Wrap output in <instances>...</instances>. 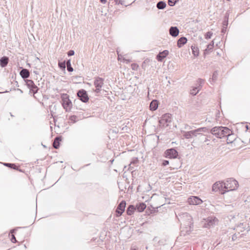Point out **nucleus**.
<instances>
[{
	"label": "nucleus",
	"mask_w": 250,
	"mask_h": 250,
	"mask_svg": "<svg viewBox=\"0 0 250 250\" xmlns=\"http://www.w3.org/2000/svg\"><path fill=\"white\" fill-rule=\"evenodd\" d=\"M61 98L62 101V105L66 111H69L72 106V104L69 98V96L67 94H61Z\"/></svg>",
	"instance_id": "obj_4"
},
{
	"label": "nucleus",
	"mask_w": 250,
	"mask_h": 250,
	"mask_svg": "<svg viewBox=\"0 0 250 250\" xmlns=\"http://www.w3.org/2000/svg\"><path fill=\"white\" fill-rule=\"evenodd\" d=\"M66 65L67 66V70H68V71L72 72L73 71V68L71 65V61L70 59L66 61Z\"/></svg>",
	"instance_id": "obj_28"
},
{
	"label": "nucleus",
	"mask_w": 250,
	"mask_h": 250,
	"mask_svg": "<svg viewBox=\"0 0 250 250\" xmlns=\"http://www.w3.org/2000/svg\"><path fill=\"white\" fill-rule=\"evenodd\" d=\"M58 66L62 70H65L66 67V62L65 61L62 62H59Z\"/></svg>",
	"instance_id": "obj_30"
},
{
	"label": "nucleus",
	"mask_w": 250,
	"mask_h": 250,
	"mask_svg": "<svg viewBox=\"0 0 250 250\" xmlns=\"http://www.w3.org/2000/svg\"><path fill=\"white\" fill-rule=\"evenodd\" d=\"M179 221L181 223L182 231L189 233L192 230L193 226L192 218L187 212H183L177 215Z\"/></svg>",
	"instance_id": "obj_1"
},
{
	"label": "nucleus",
	"mask_w": 250,
	"mask_h": 250,
	"mask_svg": "<svg viewBox=\"0 0 250 250\" xmlns=\"http://www.w3.org/2000/svg\"><path fill=\"white\" fill-rule=\"evenodd\" d=\"M11 241V242L12 243H15L17 242V240H16V237H15V236L14 235H12Z\"/></svg>",
	"instance_id": "obj_40"
},
{
	"label": "nucleus",
	"mask_w": 250,
	"mask_h": 250,
	"mask_svg": "<svg viewBox=\"0 0 250 250\" xmlns=\"http://www.w3.org/2000/svg\"><path fill=\"white\" fill-rule=\"evenodd\" d=\"M227 0L229 1H230V0Z\"/></svg>",
	"instance_id": "obj_53"
},
{
	"label": "nucleus",
	"mask_w": 250,
	"mask_h": 250,
	"mask_svg": "<svg viewBox=\"0 0 250 250\" xmlns=\"http://www.w3.org/2000/svg\"><path fill=\"white\" fill-rule=\"evenodd\" d=\"M77 96L79 99L83 103H87L89 100L86 91L84 89L79 90L77 92Z\"/></svg>",
	"instance_id": "obj_10"
},
{
	"label": "nucleus",
	"mask_w": 250,
	"mask_h": 250,
	"mask_svg": "<svg viewBox=\"0 0 250 250\" xmlns=\"http://www.w3.org/2000/svg\"><path fill=\"white\" fill-rule=\"evenodd\" d=\"M62 141V136H58L54 139L53 146L55 149H58L60 147V143Z\"/></svg>",
	"instance_id": "obj_16"
},
{
	"label": "nucleus",
	"mask_w": 250,
	"mask_h": 250,
	"mask_svg": "<svg viewBox=\"0 0 250 250\" xmlns=\"http://www.w3.org/2000/svg\"><path fill=\"white\" fill-rule=\"evenodd\" d=\"M235 238H236V236H235L234 235H233L232 236V239L233 240H234Z\"/></svg>",
	"instance_id": "obj_48"
},
{
	"label": "nucleus",
	"mask_w": 250,
	"mask_h": 250,
	"mask_svg": "<svg viewBox=\"0 0 250 250\" xmlns=\"http://www.w3.org/2000/svg\"><path fill=\"white\" fill-rule=\"evenodd\" d=\"M216 220H217L215 217L214 218L208 217V220H207L208 226L209 227L212 226L213 224H215V222L216 221Z\"/></svg>",
	"instance_id": "obj_24"
},
{
	"label": "nucleus",
	"mask_w": 250,
	"mask_h": 250,
	"mask_svg": "<svg viewBox=\"0 0 250 250\" xmlns=\"http://www.w3.org/2000/svg\"><path fill=\"white\" fill-rule=\"evenodd\" d=\"M3 165L7 167H10L11 168L18 170V167L15 164L11 163H3Z\"/></svg>",
	"instance_id": "obj_27"
},
{
	"label": "nucleus",
	"mask_w": 250,
	"mask_h": 250,
	"mask_svg": "<svg viewBox=\"0 0 250 250\" xmlns=\"http://www.w3.org/2000/svg\"><path fill=\"white\" fill-rule=\"evenodd\" d=\"M10 115L11 116H13L11 113H10Z\"/></svg>",
	"instance_id": "obj_51"
},
{
	"label": "nucleus",
	"mask_w": 250,
	"mask_h": 250,
	"mask_svg": "<svg viewBox=\"0 0 250 250\" xmlns=\"http://www.w3.org/2000/svg\"><path fill=\"white\" fill-rule=\"evenodd\" d=\"M169 32L172 37H176L179 33V30L176 26H171L169 29Z\"/></svg>",
	"instance_id": "obj_13"
},
{
	"label": "nucleus",
	"mask_w": 250,
	"mask_h": 250,
	"mask_svg": "<svg viewBox=\"0 0 250 250\" xmlns=\"http://www.w3.org/2000/svg\"><path fill=\"white\" fill-rule=\"evenodd\" d=\"M137 161H138L137 158H136V159H135L134 161H133V162H131V164H132V163H133V164L135 163H136V162H137Z\"/></svg>",
	"instance_id": "obj_47"
},
{
	"label": "nucleus",
	"mask_w": 250,
	"mask_h": 250,
	"mask_svg": "<svg viewBox=\"0 0 250 250\" xmlns=\"http://www.w3.org/2000/svg\"><path fill=\"white\" fill-rule=\"evenodd\" d=\"M228 24V20H224L223 21V27L225 26V27H227Z\"/></svg>",
	"instance_id": "obj_42"
},
{
	"label": "nucleus",
	"mask_w": 250,
	"mask_h": 250,
	"mask_svg": "<svg viewBox=\"0 0 250 250\" xmlns=\"http://www.w3.org/2000/svg\"><path fill=\"white\" fill-rule=\"evenodd\" d=\"M225 184L226 187L225 191L228 192L229 191L234 190L236 189L238 187V182L234 179L231 178L227 179Z\"/></svg>",
	"instance_id": "obj_3"
},
{
	"label": "nucleus",
	"mask_w": 250,
	"mask_h": 250,
	"mask_svg": "<svg viewBox=\"0 0 250 250\" xmlns=\"http://www.w3.org/2000/svg\"><path fill=\"white\" fill-rule=\"evenodd\" d=\"M138 212H142L146 208V205L144 203L137 204L135 207Z\"/></svg>",
	"instance_id": "obj_20"
},
{
	"label": "nucleus",
	"mask_w": 250,
	"mask_h": 250,
	"mask_svg": "<svg viewBox=\"0 0 250 250\" xmlns=\"http://www.w3.org/2000/svg\"><path fill=\"white\" fill-rule=\"evenodd\" d=\"M229 139L232 140V142H233L234 140V134L231 133V137H229Z\"/></svg>",
	"instance_id": "obj_43"
},
{
	"label": "nucleus",
	"mask_w": 250,
	"mask_h": 250,
	"mask_svg": "<svg viewBox=\"0 0 250 250\" xmlns=\"http://www.w3.org/2000/svg\"><path fill=\"white\" fill-rule=\"evenodd\" d=\"M115 3L116 4L125 5V0H115Z\"/></svg>",
	"instance_id": "obj_37"
},
{
	"label": "nucleus",
	"mask_w": 250,
	"mask_h": 250,
	"mask_svg": "<svg viewBox=\"0 0 250 250\" xmlns=\"http://www.w3.org/2000/svg\"><path fill=\"white\" fill-rule=\"evenodd\" d=\"M190 131H191V133H191V136H192V137H196L198 135H200L201 136L204 135L202 133H198L197 129H195L194 130H191Z\"/></svg>",
	"instance_id": "obj_33"
},
{
	"label": "nucleus",
	"mask_w": 250,
	"mask_h": 250,
	"mask_svg": "<svg viewBox=\"0 0 250 250\" xmlns=\"http://www.w3.org/2000/svg\"><path fill=\"white\" fill-rule=\"evenodd\" d=\"M209 141V139L208 138V137H207L205 138L204 142H207Z\"/></svg>",
	"instance_id": "obj_45"
},
{
	"label": "nucleus",
	"mask_w": 250,
	"mask_h": 250,
	"mask_svg": "<svg viewBox=\"0 0 250 250\" xmlns=\"http://www.w3.org/2000/svg\"><path fill=\"white\" fill-rule=\"evenodd\" d=\"M26 84L28 88L30 89V92L33 93L34 94L38 92L39 88L36 85L34 82L31 80H26Z\"/></svg>",
	"instance_id": "obj_9"
},
{
	"label": "nucleus",
	"mask_w": 250,
	"mask_h": 250,
	"mask_svg": "<svg viewBox=\"0 0 250 250\" xmlns=\"http://www.w3.org/2000/svg\"><path fill=\"white\" fill-rule=\"evenodd\" d=\"M200 88H199V86H196L194 88H193L190 90V94L192 95H196L200 91Z\"/></svg>",
	"instance_id": "obj_26"
},
{
	"label": "nucleus",
	"mask_w": 250,
	"mask_h": 250,
	"mask_svg": "<svg viewBox=\"0 0 250 250\" xmlns=\"http://www.w3.org/2000/svg\"><path fill=\"white\" fill-rule=\"evenodd\" d=\"M126 206V202L125 201H122L118 205L116 212L117 213V217H119L124 212Z\"/></svg>",
	"instance_id": "obj_11"
},
{
	"label": "nucleus",
	"mask_w": 250,
	"mask_h": 250,
	"mask_svg": "<svg viewBox=\"0 0 250 250\" xmlns=\"http://www.w3.org/2000/svg\"><path fill=\"white\" fill-rule=\"evenodd\" d=\"M188 202L190 205H198L201 204L203 201L197 196H191L188 199Z\"/></svg>",
	"instance_id": "obj_12"
},
{
	"label": "nucleus",
	"mask_w": 250,
	"mask_h": 250,
	"mask_svg": "<svg viewBox=\"0 0 250 250\" xmlns=\"http://www.w3.org/2000/svg\"><path fill=\"white\" fill-rule=\"evenodd\" d=\"M246 128H248V125H246Z\"/></svg>",
	"instance_id": "obj_52"
},
{
	"label": "nucleus",
	"mask_w": 250,
	"mask_h": 250,
	"mask_svg": "<svg viewBox=\"0 0 250 250\" xmlns=\"http://www.w3.org/2000/svg\"><path fill=\"white\" fill-rule=\"evenodd\" d=\"M75 52L73 50H70L67 52V55L68 56H71L74 55Z\"/></svg>",
	"instance_id": "obj_39"
},
{
	"label": "nucleus",
	"mask_w": 250,
	"mask_h": 250,
	"mask_svg": "<svg viewBox=\"0 0 250 250\" xmlns=\"http://www.w3.org/2000/svg\"><path fill=\"white\" fill-rule=\"evenodd\" d=\"M212 35V33L211 32H208L205 35V38L206 39H210Z\"/></svg>",
	"instance_id": "obj_38"
},
{
	"label": "nucleus",
	"mask_w": 250,
	"mask_h": 250,
	"mask_svg": "<svg viewBox=\"0 0 250 250\" xmlns=\"http://www.w3.org/2000/svg\"><path fill=\"white\" fill-rule=\"evenodd\" d=\"M171 122V115L170 114H165L161 117L159 122L160 125L163 126H167L168 124Z\"/></svg>",
	"instance_id": "obj_6"
},
{
	"label": "nucleus",
	"mask_w": 250,
	"mask_h": 250,
	"mask_svg": "<svg viewBox=\"0 0 250 250\" xmlns=\"http://www.w3.org/2000/svg\"><path fill=\"white\" fill-rule=\"evenodd\" d=\"M210 132L218 138L227 137V143H232V140L229 138L231 137L232 131L227 127L215 126L210 130Z\"/></svg>",
	"instance_id": "obj_2"
},
{
	"label": "nucleus",
	"mask_w": 250,
	"mask_h": 250,
	"mask_svg": "<svg viewBox=\"0 0 250 250\" xmlns=\"http://www.w3.org/2000/svg\"><path fill=\"white\" fill-rule=\"evenodd\" d=\"M18 90H19V91H20V92H21V93H22V92H22V91L21 89H18Z\"/></svg>",
	"instance_id": "obj_49"
},
{
	"label": "nucleus",
	"mask_w": 250,
	"mask_h": 250,
	"mask_svg": "<svg viewBox=\"0 0 250 250\" xmlns=\"http://www.w3.org/2000/svg\"><path fill=\"white\" fill-rule=\"evenodd\" d=\"M214 45V42L212 41L207 45V48L204 50V54L206 56L209 53V52L212 49Z\"/></svg>",
	"instance_id": "obj_21"
},
{
	"label": "nucleus",
	"mask_w": 250,
	"mask_h": 250,
	"mask_svg": "<svg viewBox=\"0 0 250 250\" xmlns=\"http://www.w3.org/2000/svg\"><path fill=\"white\" fill-rule=\"evenodd\" d=\"M169 164V161L168 160H164L162 163V166H166Z\"/></svg>",
	"instance_id": "obj_41"
},
{
	"label": "nucleus",
	"mask_w": 250,
	"mask_h": 250,
	"mask_svg": "<svg viewBox=\"0 0 250 250\" xmlns=\"http://www.w3.org/2000/svg\"><path fill=\"white\" fill-rule=\"evenodd\" d=\"M226 29H227V27H226L224 26V27H223V28L222 29V31H221V32H222V33H225V32L226 31Z\"/></svg>",
	"instance_id": "obj_44"
},
{
	"label": "nucleus",
	"mask_w": 250,
	"mask_h": 250,
	"mask_svg": "<svg viewBox=\"0 0 250 250\" xmlns=\"http://www.w3.org/2000/svg\"><path fill=\"white\" fill-rule=\"evenodd\" d=\"M191 131H184L183 132V136L184 137L187 139H191L192 138V136H191Z\"/></svg>",
	"instance_id": "obj_29"
},
{
	"label": "nucleus",
	"mask_w": 250,
	"mask_h": 250,
	"mask_svg": "<svg viewBox=\"0 0 250 250\" xmlns=\"http://www.w3.org/2000/svg\"><path fill=\"white\" fill-rule=\"evenodd\" d=\"M104 79L100 77H97L94 80V84L96 87L95 92L99 93L102 90V88L104 85Z\"/></svg>",
	"instance_id": "obj_7"
},
{
	"label": "nucleus",
	"mask_w": 250,
	"mask_h": 250,
	"mask_svg": "<svg viewBox=\"0 0 250 250\" xmlns=\"http://www.w3.org/2000/svg\"><path fill=\"white\" fill-rule=\"evenodd\" d=\"M218 72L217 71H215L212 74L211 80L213 82H215L217 78Z\"/></svg>",
	"instance_id": "obj_34"
},
{
	"label": "nucleus",
	"mask_w": 250,
	"mask_h": 250,
	"mask_svg": "<svg viewBox=\"0 0 250 250\" xmlns=\"http://www.w3.org/2000/svg\"><path fill=\"white\" fill-rule=\"evenodd\" d=\"M131 250H137L135 249H131Z\"/></svg>",
	"instance_id": "obj_50"
},
{
	"label": "nucleus",
	"mask_w": 250,
	"mask_h": 250,
	"mask_svg": "<svg viewBox=\"0 0 250 250\" xmlns=\"http://www.w3.org/2000/svg\"><path fill=\"white\" fill-rule=\"evenodd\" d=\"M178 153L177 151L174 148L168 149L165 152V156L169 159L176 158L178 156Z\"/></svg>",
	"instance_id": "obj_8"
},
{
	"label": "nucleus",
	"mask_w": 250,
	"mask_h": 250,
	"mask_svg": "<svg viewBox=\"0 0 250 250\" xmlns=\"http://www.w3.org/2000/svg\"><path fill=\"white\" fill-rule=\"evenodd\" d=\"M9 58L6 56H3L0 59V65L2 67L7 66L9 62Z\"/></svg>",
	"instance_id": "obj_17"
},
{
	"label": "nucleus",
	"mask_w": 250,
	"mask_h": 250,
	"mask_svg": "<svg viewBox=\"0 0 250 250\" xmlns=\"http://www.w3.org/2000/svg\"><path fill=\"white\" fill-rule=\"evenodd\" d=\"M20 74L21 78L23 79L28 78L30 76L29 71L25 68H22L20 71Z\"/></svg>",
	"instance_id": "obj_15"
},
{
	"label": "nucleus",
	"mask_w": 250,
	"mask_h": 250,
	"mask_svg": "<svg viewBox=\"0 0 250 250\" xmlns=\"http://www.w3.org/2000/svg\"><path fill=\"white\" fill-rule=\"evenodd\" d=\"M192 54L195 57H197L199 55V49L197 47L194 46H191V47Z\"/></svg>",
	"instance_id": "obj_25"
},
{
	"label": "nucleus",
	"mask_w": 250,
	"mask_h": 250,
	"mask_svg": "<svg viewBox=\"0 0 250 250\" xmlns=\"http://www.w3.org/2000/svg\"><path fill=\"white\" fill-rule=\"evenodd\" d=\"M168 54V51L165 50L160 52L156 56V59L159 62H162Z\"/></svg>",
	"instance_id": "obj_14"
},
{
	"label": "nucleus",
	"mask_w": 250,
	"mask_h": 250,
	"mask_svg": "<svg viewBox=\"0 0 250 250\" xmlns=\"http://www.w3.org/2000/svg\"><path fill=\"white\" fill-rule=\"evenodd\" d=\"M100 1L103 3H105L106 2V0H100Z\"/></svg>",
	"instance_id": "obj_46"
},
{
	"label": "nucleus",
	"mask_w": 250,
	"mask_h": 250,
	"mask_svg": "<svg viewBox=\"0 0 250 250\" xmlns=\"http://www.w3.org/2000/svg\"><path fill=\"white\" fill-rule=\"evenodd\" d=\"M197 84H198V86H199V88L201 89V88L203 84L205 83V80L202 79H198L197 81Z\"/></svg>",
	"instance_id": "obj_35"
},
{
	"label": "nucleus",
	"mask_w": 250,
	"mask_h": 250,
	"mask_svg": "<svg viewBox=\"0 0 250 250\" xmlns=\"http://www.w3.org/2000/svg\"><path fill=\"white\" fill-rule=\"evenodd\" d=\"M223 182H217L214 183L212 187V189L214 191H219L222 194H224L227 191H225L226 187Z\"/></svg>",
	"instance_id": "obj_5"
},
{
	"label": "nucleus",
	"mask_w": 250,
	"mask_h": 250,
	"mask_svg": "<svg viewBox=\"0 0 250 250\" xmlns=\"http://www.w3.org/2000/svg\"><path fill=\"white\" fill-rule=\"evenodd\" d=\"M78 117L77 116L75 115H72L69 117V121L71 123H75L77 121Z\"/></svg>",
	"instance_id": "obj_32"
},
{
	"label": "nucleus",
	"mask_w": 250,
	"mask_h": 250,
	"mask_svg": "<svg viewBox=\"0 0 250 250\" xmlns=\"http://www.w3.org/2000/svg\"><path fill=\"white\" fill-rule=\"evenodd\" d=\"M166 5L165 1H160L157 3L156 7L159 9H164L166 7Z\"/></svg>",
	"instance_id": "obj_23"
},
{
	"label": "nucleus",
	"mask_w": 250,
	"mask_h": 250,
	"mask_svg": "<svg viewBox=\"0 0 250 250\" xmlns=\"http://www.w3.org/2000/svg\"><path fill=\"white\" fill-rule=\"evenodd\" d=\"M178 0H168V4L170 6H174Z\"/></svg>",
	"instance_id": "obj_36"
},
{
	"label": "nucleus",
	"mask_w": 250,
	"mask_h": 250,
	"mask_svg": "<svg viewBox=\"0 0 250 250\" xmlns=\"http://www.w3.org/2000/svg\"><path fill=\"white\" fill-rule=\"evenodd\" d=\"M158 107V102L156 100H152L149 105L150 110L152 111L156 110Z\"/></svg>",
	"instance_id": "obj_18"
},
{
	"label": "nucleus",
	"mask_w": 250,
	"mask_h": 250,
	"mask_svg": "<svg viewBox=\"0 0 250 250\" xmlns=\"http://www.w3.org/2000/svg\"><path fill=\"white\" fill-rule=\"evenodd\" d=\"M187 39L185 37L180 38L177 41V46L181 48L187 42Z\"/></svg>",
	"instance_id": "obj_19"
},
{
	"label": "nucleus",
	"mask_w": 250,
	"mask_h": 250,
	"mask_svg": "<svg viewBox=\"0 0 250 250\" xmlns=\"http://www.w3.org/2000/svg\"><path fill=\"white\" fill-rule=\"evenodd\" d=\"M197 130L198 133H201V132H209V128L207 127H200L197 128Z\"/></svg>",
	"instance_id": "obj_31"
},
{
	"label": "nucleus",
	"mask_w": 250,
	"mask_h": 250,
	"mask_svg": "<svg viewBox=\"0 0 250 250\" xmlns=\"http://www.w3.org/2000/svg\"><path fill=\"white\" fill-rule=\"evenodd\" d=\"M136 210V208L133 205H129L126 209V213L128 215H131Z\"/></svg>",
	"instance_id": "obj_22"
}]
</instances>
